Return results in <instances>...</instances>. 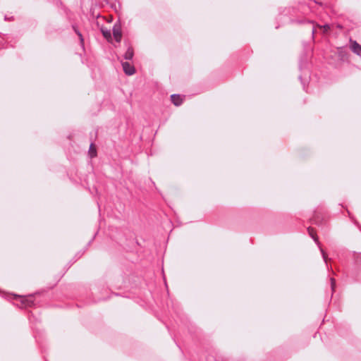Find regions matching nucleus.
Returning a JSON list of instances; mask_svg holds the SVG:
<instances>
[{
	"label": "nucleus",
	"instance_id": "1",
	"mask_svg": "<svg viewBox=\"0 0 361 361\" xmlns=\"http://www.w3.org/2000/svg\"><path fill=\"white\" fill-rule=\"evenodd\" d=\"M104 18H101L98 19L97 21V25L99 27L105 39H106L109 42H111L112 40V37H111L110 28L106 27L103 26L102 25H101V21H104Z\"/></svg>",
	"mask_w": 361,
	"mask_h": 361
},
{
	"label": "nucleus",
	"instance_id": "2",
	"mask_svg": "<svg viewBox=\"0 0 361 361\" xmlns=\"http://www.w3.org/2000/svg\"><path fill=\"white\" fill-rule=\"evenodd\" d=\"M121 64H122L123 71L125 72V73L126 75H132L135 73V69L134 66H132L130 63L122 62Z\"/></svg>",
	"mask_w": 361,
	"mask_h": 361
},
{
	"label": "nucleus",
	"instance_id": "3",
	"mask_svg": "<svg viewBox=\"0 0 361 361\" xmlns=\"http://www.w3.org/2000/svg\"><path fill=\"white\" fill-rule=\"evenodd\" d=\"M113 35L117 42H120L122 37L121 27L119 25H115L113 27Z\"/></svg>",
	"mask_w": 361,
	"mask_h": 361
},
{
	"label": "nucleus",
	"instance_id": "4",
	"mask_svg": "<svg viewBox=\"0 0 361 361\" xmlns=\"http://www.w3.org/2000/svg\"><path fill=\"white\" fill-rule=\"evenodd\" d=\"M351 50L356 54L361 56V46L356 42H351L350 44Z\"/></svg>",
	"mask_w": 361,
	"mask_h": 361
},
{
	"label": "nucleus",
	"instance_id": "5",
	"mask_svg": "<svg viewBox=\"0 0 361 361\" xmlns=\"http://www.w3.org/2000/svg\"><path fill=\"white\" fill-rule=\"evenodd\" d=\"M171 102L176 105L179 106L183 102L182 97L178 94H173L171 96Z\"/></svg>",
	"mask_w": 361,
	"mask_h": 361
},
{
	"label": "nucleus",
	"instance_id": "6",
	"mask_svg": "<svg viewBox=\"0 0 361 361\" xmlns=\"http://www.w3.org/2000/svg\"><path fill=\"white\" fill-rule=\"evenodd\" d=\"M134 56V51L132 47H129L124 54V59L126 60H131Z\"/></svg>",
	"mask_w": 361,
	"mask_h": 361
},
{
	"label": "nucleus",
	"instance_id": "7",
	"mask_svg": "<svg viewBox=\"0 0 361 361\" xmlns=\"http://www.w3.org/2000/svg\"><path fill=\"white\" fill-rule=\"evenodd\" d=\"M89 154L91 157H94L97 154L96 148L92 144L90 147Z\"/></svg>",
	"mask_w": 361,
	"mask_h": 361
},
{
	"label": "nucleus",
	"instance_id": "8",
	"mask_svg": "<svg viewBox=\"0 0 361 361\" xmlns=\"http://www.w3.org/2000/svg\"><path fill=\"white\" fill-rule=\"evenodd\" d=\"M317 27L322 31L323 33H326L329 29H330V27L329 25H317Z\"/></svg>",
	"mask_w": 361,
	"mask_h": 361
},
{
	"label": "nucleus",
	"instance_id": "9",
	"mask_svg": "<svg viewBox=\"0 0 361 361\" xmlns=\"http://www.w3.org/2000/svg\"><path fill=\"white\" fill-rule=\"evenodd\" d=\"M320 250H321V252H322V256H323L324 259L325 261H326V259H327V255H326V254L324 252V251L322 248H320Z\"/></svg>",
	"mask_w": 361,
	"mask_h": 361
},
{
	"label": "nucleus",
	"instance_id": "10",
	"mask_svg": "<svg viewBox=\"0 0 361 361\" xmlns=\"http://www.w3.org/2000/svg\"><path fill=\"white\" fill-rule=\"evenodd\" d=\"M309 233L311 235V236L314 239V240L317 241V238L314 237V235L312 233V229L309 228Z\"/></svg>",
	"mask_w": 361,
	"mask_h": 361
},
{
	"label": "nucleus",
	"instance_id": "11",
	"mask_svg": "<svg viewBox=\"0 0 361 361\" xmlns=\"http://www.w3.org/2000/svg\"><path fill=\"white\" fill-rule=\"evenodd\" d=\"M77 33H78V36L80 37L81 43H82L83 42V38H82V35L80 32H77Z\"/></svg>",
	"mask_w": 361,
	"mask_h": 361
},
{
	"label": "nucleus",
	"instance_id": "12",
	"mask_svg": "<svg viewBox=\"0 0 361 361\" xmlns=\"http://www.w3.org/2000/svg\"><path fill=\"white\" fill-rule=\"evenodd\" d=\"M331 287L334 289V286H335V281H334V279H331Z\"/></svg>",
	"mask_w": 361,
	"mask_h": 361
},
{
	"label": "nucleus",
	"instance_id": "13",
	"mask_svg": "<svg viewBox=\"0 0 361 361\" xmlns=\"http://www.w3.org/2000/svg\"><path fill=\"white\" fill-rule=\"evenodd\" d=\"M315 33V29L314 28L312 30V34L314 35Z\"/></svg>",
	"mask_w": 361,
	"mask_h": 361
}]
</instances>
